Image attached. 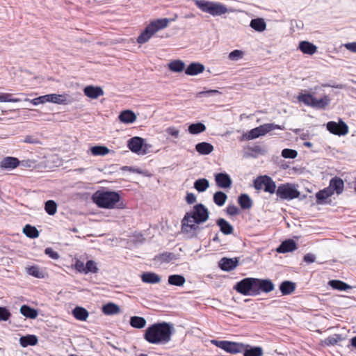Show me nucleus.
<instances>
[{
    "label": "nucleus",
    "mask_w": 356,
    "mask_h": 356,
    "mask_svg": "<svg viewBox=\"0 0 356 356\" xmlns=\"http://www.w3.org/2000/svg\"><path fill=\"white\" fill-rule=\"evenodd\" d=\"M328 284L334 289L339 291H346L348 289H350L352 288L351 286L348 285L346 282L338 280H330Z\"/></svg>",
    "instance_id": "33"
},
{
    "label": "nucleus",
    "mask_w": 356,
    "mask_h": 356,
    "mask_svg": "<svg viewBox=\"0 0 356 356\" xmlns=\"http://www.w3.org/2000/svg\"><path fill=\"white\" fill-rule=\"evenodd\" d=\"M243 56V52L241 50H234L229 54V58L232 60H238Z\"/></svg>",
    "instance_id": "53"
},
{
    "label": "nucleus",
    "mask_w": 356,
    "mask_h": 356,
    "mask_svg": "<svg viewBox=\"0 0 356 356\" xmlns=\"http://www.w3.org/2000/svg\"><path fill=\"white\" fill-rule=\"evenodd\" d=\"M90 152L94 156H105L108 154L111 150L105 146L96 145L91 147Z\"/></svg>",
    "instance_id": "40"
},
{
    "label": "nucleus",
    "mask_w": 356,
    "mask_h": 356,
    "mask_svg": "<svg viewBox=\"0 0 356 356\" xmlns=\"http://www.w3.org/2000/svg\"><path fill=\"white\" fill-rule=\"evenodd\" d=\"M24 234L29 238H35L39 236V232L35 227L31 225H26L23 228Z\"/></svg>",
    "instance_id": "37"
},
{
    "label": "nucleus",
    "mask_w": 356,
    "mask_h": 356,
    "mask_svg": "<svg viewBox=\"0 0 356 356\" xmlns=\"http://www.w3.org/2000/svg\"><path fill=\"white\" fill-rule=\"evenodd\" d=\"M297 249L296 243L293 239H288L283 241L277 248L279 253H286L296 250Z\"/></svg>",
    "instance_id": "17"
},
{
    "label": "nucleus",
    "mask_w": 356,
    "mask_h": 356,
    "mask_svg": "<svg viewBox=\"0 0 356 356\" xmlns=\"http://www.w3.org/2000/svg\"><path fill=\"white\" fill-rule=\"evenodd\" d=\"M102 312L106 315H114L120 312L118 305L113 302H108L102 307Z\"/></svg>",
    "instance_id": "30"
},
{
    "label": "nucleus",
    "mask_w": 356,
    "mask_h": 356,
    "mask_svg": "<svg viewBox=\"0 0 356 356\" xmlns=\"http://www.w3.org/2000/svg\"><path fill=\"white\" fill-rule=\"evenodd\" d=\"M298 155V153L294 149H284L282 152V156L286 159H295Z\"/></svg>",
    "instance_id": "52"
},
{
    "label": "nucleus",
    "mask_w": 356,
    "mask_h": 356,
    "mask_svg": "<svg viewBox=\"0 0 356 356\" xmlns=\"http://www.w3.org/2000/svg\"><path fill=\"white\" fill-rule=\"evenodd\" d=\"M159 261L162 262H169L175 258V255L171 252H163L157 256Z\"/></svg>",
    "instance_id": "50"
},
{
    "label": "nucleus",
    "mask_w": 356,
    "mask_h": 356,
    "mask_svg": "<svg viewBox=\"0 0 356 356\" xmlns=\"http://www.w3.org/2000/svg\"><path fill=\"white\" fill-rule=\"evenodd\" d=\"M250 26L255 31L261 32L266 29V24L263 19L257 18L251 20Z\"/></svg>",
    "instance_id": "36"
},
{
    "label": "nucleus",
    "mask_w": 356,
    "mask_h": 356,
    "mask_svg": "<svg viewBox=\"0 0 356 356\" xmlns=\"http://www.w3.org/2000/svg\"><path fill=\"white\" fill-rule=\"evenodd\" d=\"M258 282H257V295L260 294V293H269L274 290L275 286L271 280H261L257 279Z\"/></svg>",
    "instance_id": "14"
},
{
    "label": "nucleus",
    "mask_w": 356,
    "mask_h": 356,
    "mask_svg": "<svg viewBox=\"0 0 356 356\" xmlns=\"http://www.w3.org/2000/svg\"><path fill=\"white\" fill-rule=\"evenodd\" d=\"M200 223L191 213L187 212L181 220V232L183 233H189L197 228V224Z\"/></svg>",
    "instance_id": "11"
},
{
    "label": "nucleus",
    "mask_w": 356,
    "mask_h": 356,
    "mask_svg": "<svg viewBox=\"0 0 356 356\" xmlns=\"http://www.w3.org/2000/svg\"><path fill=\"white\" fill-rule=\"evenodd\" d=\"M227 213L231 216L236 215L238 213V209L234 206H229L227 208Z\"/></svg>",
    "instance_id": "61"
},
{
    "label": "nucleus",
    "mask_w": 356,
    "mask_h": 356,
    "mask_svg": "<svg viewBox=\"0 0 356 356\" xmlns=\"http://www.w3.org/2000/svg\"><path fill=\"white\" fill-rule=\"evenodd\" d=\"M94 202L101 208H123L120 195L115 191H97L92 195Z\"/></svg>",
    "instance_id": "2"
},
{
    "label": "nucleus",
    "mask_w": 356,
    "mask_h": 356,
    "mask_svg": "<svg viewBox=\"0 0 356 356\" xmlns=\"http://www.w3.org/2000/svg\"><path fill=\"white\" fill-rule=\"evenodd\" d=\"M328 188L333 191V193L335 192L337 195H340L343 191L344 182L340 177H334L330 179Z\"/></svg>",
    "instance_id": "16"
},
{
    "label": "nucleus",
    "mask_w": 356,
    "mask_h": 356,
    "mask_svg": "<svg viewBox=\"0 0 356 356\" xmlns=\"http://www.w3.org/2000/svg\"><path fill=\"white\" fill-rule=\"evenodd\" d=\"M327 129L332 134L344 136L348 133V125L342 120L339 122L330 121L327 123Z\"/></svg>",
    "instance_id": "10"
},
{
    "label": "nucleus",
    "mask_w": 356,
    "mask_h": 356,
    "mask_svg": "<svg viewBox=\"0 0 356 356\" xmlns=\"http://www.w3.org/2000/svg\"><path fill=\"white\" fill-rule=\"evenodd\" d=\"M261 127H258L251 129L250 131L244 134V137L246 140H250L259 137L260 136H264V134L261 131Z\"/></svg>",
    "instance_id": "42"
},
{
    "label": "nucleus",
    "mask_w": 356,
    "mask_h": 356,
    "mask_svg": "<svg viewBox=\"0 0 356 356\" xmlns=\"http://www.w3.org/2000/svg\"><path fill=\"white\" fill-rule=\"evenodd\" d=\"M204 66L199 63H192L185 70L187 75L195 76L202 73L204 71Z\"/></svg>",
    "instance_id": "20"
},
{
    "label": "nucleus",
    "mask_w": 356,
    "mask_h": 356,
    "mask_svg": "<svg viewBox=\"0 0 356 356\" xmlns=\"http://www.w3.org/2000/svg\"><path fill=\"white\" fill-rule=\"evenodd\" d=\"M20 161L13 156H7L2 159L0 167L5 169H15L19 165Z\"/></svg>",
    "instance_id": "18"
},
{
    "label": "nucleus",
    "mask_w": 356,
    "mask_h": 356,
    "mask_svg": "<svg viewBox=\"0 0 356 356\" xmlns=\"http://www.w3.org/2000/svg\"><path fill=\"white\" fill-rule=\"evenodd\" d=\"M185 199L186 202L189 204H193L196 202L195 195L191 193H188Z\"/></svg>",
    "instance_id": "60"
},
{
    "label": "nucleus",
    "mask_w": 356,
    "mask_h": 356,
    "mask_svg": "<svg viewBox=\"0 0 356 356\" xmlns=\"http://www.w3.org/2000/svg\"><path fill=\"white\" fill-rule=\"evenodd\" d=\"M20 165L26 168H34L36 165V161L32 159H26L20 161Z\"/></svg>",
    "instance_id": "54"
},
{
    "label": "nucleus",
    "mask_w": 356,
    "mask_h": 356,
    "mask_svg": "<svg viewBox=\"0 0 356 356\" xmlns=\"http://www.w3.org/2000/svg\"><path fill=\"white\" fill-rule=\"evenodd\" d=\"M233 232L232 226L224 220V234H230Z\"/></svg>",
    "instance_id": "59"
},
{
    "label": "nucleus",
    "mask_w": 356,
    "mask_h": 356,
    "mask_svg": "<svg viewBox=\"0 0 356 356\" xmlns=\"http://www.w3.org/2000/svg\"><path fill=\"white\" fill-rule=\"evenodd\" d=\"M136 114L131 110H125L119 115V120L121 122L130 124L136 120Z\"/></svg>",
    "instance_id": "23"
},
{
    "label": "nucleus",
    "mask_w": 356,
    "mask_h": 356,
    "mask_svg": "<svg viewBox=\"0 0 356 356\" xmlns=\"http://www.w3.org/2000/svg\"><path fill=\"white\" fill-rule=\"evenodd\" d=\"M195 149L200 154L206 155V154H210L213 151V147L210 143H208L206 142H202V143H197L195 145Z\"/></svg>",
    "instance_id": "32"
},
{
    "label": "nucleus",
    "mask_w": 356,
    "mask_h": 356,
    "mask_svg": "<svg viewBox=\"0 0 356 356\" xmlns=\"http://www.w3.org/2000/svg\"><path fill=\"white\" fill-rule=\"evenodd\" d=\"M127 146L129 149L134 153L138 154H146L145 150L142 151L143 147L144 146V139L140 137L135 136L130 138L128 140Z\"/></svg>",
    "instance_id": "12"
},
{
    "label": "nucleus",
    "mask_w": 356,
    "mask_h": 356,
    "mask_svg": "<svg viewBox=\"0 0 356 356\" xmlns=\"http://www.w3.org/2000/svg\"><path fill=\"white\" fill-rule=\"evenodd\" d=\"M277 196L283 200H291L298 198L300 195L297 186L294 184H281L275 189Z\"/></svg>",
    "instance_id": "5"
},
{
    "label": "nucleus",
    "mask_w": 356,
    "mask_h": 356,
    "mask_svg": "<svg viewBox=\"0 0 356 356\" xmlns=\"http://www.w3.org/2000/svg\"><path fill=\"white\" fill-rule=\"evenodd\" d=\"M195 6L202 12L213 16L222 14V6L205 0H195Z\"/></svg>",
    "instance_id": "8"
},
{
    "label": "nucleus",
    "mask_w": 356,
    "mask_h": 356,
    "mask_svg": "<svg viewBox=\"0 0 356 356\" xmlns=\"http://www.w3.org/2000/svg\"><path fill=\"white\" fill-rule=\"evenodd\" d=\"M24 142L26 143L30 144H40V141L38 138H35L32 136H26L24 140Z\"/></svg>",
    "instance_id": "57"
},
{
    "label": "nucleus",
    "mask_w": 356,
    "mask_h": 356,
    "mask_svg": "<svg viewBox=\"0 0 356 356\" xmlns=\"http://www.w3.org/2000/svg\"><path fill=\"white\" fill-rule=\"evenodd\" d=\"M27 273L36 278L43 277L42 273L40 270V268L36 266H32L27 268Z\"/></svg>",
    "instance_id": "46"
},
{
    "label": "nucleus",
    "mask_w": 356,
    "mask_h": 356,
    "mask_svg": "<svg viewBox=\"0 0 356 356\" xmlns=\"http://www.w3.org/2000/svg\"><path fill=\"white\" fill-rule=\"evenodd\" d=\"M209 186V183L207 179L203 178V179H199L196 180L194 183V188L198 191V192H204L205 191Z\"/></svg>",
    "instance_id": "43"
},
{
    "label": "nucleus",
    "mask_w": 356,
    "mask_h": 356,
    "mask_svg": "<svg viewBox=\"0 0 356 356\" xmlns=\"http://www.w3.org/2000/svg\"><path fill=\"white\" fill-rule=\"evenodd\" d=\"M238 264V260L236 257L229 259L224 257V271H229L234 269Z\"/></svg>",
    "instance_id": "41"
},
{
    "label": "nucleus",
    "mask_w": 356,
    "mask_h": 356,
    "mask_svg": "<svg viewBox=\"0 0 356 356\" xmlns=\"http://www.w3.org/2000/svg\"><path fill=\"white\" fill-rule=\"evenodd\" d=\"M260 127H261V131L264 134V135L273 129H282L281 126L276 125L274 124H264L263 125H261Z\"/></svg>",
    "instance_id": "49"
},
{
    "label": "nucleus",
    "mask_w": 356,
    "mask_h": 356,
    "mask_svg": "<svg viewBox=\"0 0 356 356\" xmlns=\"http://www.w3.org/2000/svg\"><path fill=\"white\" fill-rule=\"evenodd\" d=\"M245 344L241 343L232 342L224 341V351L232 354L243 353L244 350Z\"/></svg>",
    "instance_id": "15"
},
{
    "label": "nucleus",
    "mask_w": 356,
    "mask_h": 356,
    "mask_svg": "<svg viewBox=\"0 0 356 356\" xmlns=\"http://www.w3.org/2000/svg\"><path fill=\"white\" fill-rule=\"evenodd\" d=\"M20 313L25 317L31 319L36 318L38 315V312L36 309L31 308L26 305H23L20 307Z\"/></svg>",
    "instance_id": "28"
},
{
    "label": "nucleus",
    "mask_w": 356,
    "mask_h": 356,
    "mask_svg": "<svg viewBox=\"0 0 356 356\" xmlns=\"http://www.w3.org/2000/svg\"><path fill=\"white\" fill-rule=\"evenodd\" d=\"M342 340V337L341 334H335L332 336H329L326 339H324L323 343L325 346H334L338 342L341 341Z\"/></svg>",
    "instance_id": "44"
},
{
    "label": "nucleus",
    "mask_w": 356,
    "mask_h": 356,
    "mask_svg": "<svg viewBox=\"0 0 356 356\" xmlns=\"http://www.w3.org/2000/svg\"><path fill=\"white\" fill-rule=\"evenodd\" d=\"M167 132L174 136L175 138H177L179 136V131L175 127H170L167 129Z\"/></svg>",
    "instance_id": "63"
},
{
    "label": "nucleus",
    "mask_w": 356,
    "mask_h": 356,
    "mask_svg": "<svg viewBox=\"0 0 356 356\" xmlns=\"http://www.w3.org/2000/svg\"><path fill=\"white\" fill-rule=\"evenodd\" d=\"M238 203L242 209H250L252 207V201L247 194H241L238 196Z\"/></svg>",
    "instance_id": "31"
},
{
    "label": "nucleus",
    "mask_w": 356,
    "mask_h": 356,
    "mask_svg": "<svg viewBox=\"0 0 356 356\" xmlns=\"http://www.w3.org/2000/svg\"><path fill=\"white\" fill-rule=\"evenodd\" d=\"M171 19L162 18L152 21L140 34L137 38V42L144 44L147 42L159 30L166 28Z\"/></svg>",
    "instance_id": "3"
},
{
    "label": "nucleus",
    "mask_w": 356,
    "mask_h": 356,
    "mask_svg": "<svg viewBox=\"0 0 356 356\" xmlns=\"http://www.w3.org/2000/svg\"><path fill=\"white\" fill-rule=\"evenodd\" d=\"M85 264L80 260H76L74 264L75 269L79 273H85Z\"/></svg>",
    "instance_id": "58"
},
{
    "label": "nucleus",
    "mask_w": 356,
    "mask_h": 356,
    "mask_svg": "<svg viewBox=\"0 0 356 356\" xmlns=\"http://www.w3.org/2000/svg\"><path fill=\"white\" fill-rule=\"evenodd\" d=\"M257 278L247 277L237 282L234 289L243 296H257Z\"/></svg>",
    "instance_id": "6"
},
{
    "label": "nucleus",
    "mask_w": 356,
    "mask_h": 356,
    "mask_svg": "<svg viewBox=\"0 0 356 356\" xmlns=\"http://www.w3.org/2000/svg\"><path fill=\"white\" fill-rule=\"evenodd\" d=\"M254 187L256 190L263 189L265 192L273 194L275 192V182L268 176H259L254 180Z\"/></svg>",
    "instance_id": "7"
},
{
    "label": "nucleus",
    "mask_w": 356,
    "mask_h": 356,
    "mask_svg": "<svg viewBox=\"0 0 356 356\" xmlns=\"http://www.w3.org/2000/svg\"><path fill=\"white\" fill-rule=\"evenodd\" d=\"M298 48L303 54L309 55H313L317 51V47L307 41H301Z\"/></svg>",
    "instance_id": "24"
},
{
    "label": "nucleus",
    "mask_w": 356,
    "mask_h": 356,
    "mask_svg": "<svg viewBox=\"0 0 356 356\" xmlns=\"http://www.w3.org/2000/svg\"><path fill=\"white\" fill-rule=\"evenodd\" d=\"M130 325L134 328L141 329L146 325V320L143 317L132 316L130 318Z\"/></svg>",
    "instance_id": "38"
},
{
    "label": "nucleus",
    "mask_w": 356,
    "mask_h": 356,
    "mask_svg": "<svg viewBox=\"0 0 356 356\" xmlns=\"http://www.w3.org/2000/svg\"><path fill=\"white\" fill-rule=\"evenodd\" d=\"M296 289V284L291 281H284L280 286V290L282 295H289Z\"/></svg>",
    "instance_id": "27"
},
{
    "label": "nucleus",
    "mask_w": 356,
    "mask_h": 356,
    "mask_svg": "<svg viewBox=\"0 0 356 356\" xmlns=\"http://www.w3.org/2000/svg\"><path fill=\"white\" fill-rule=\"evenodd\" d=\"M185 282L184 277L180 275H172L168 277V283L171 285L181 286Z\"/></svg>",
    "instance_id": "39"
},
{
    "label": "nucleus",
    "mask_w": 356,
    "mask_h": 356,
    "mask_svg": "<svg viewBox=\"0 0 356 356\" xmlns=\"http://www.w3.org/2000/svg\"><path fill=\"white\" fill-rule=\"evenodd\" d=\"M140 277L144 283L157 284L161 282V277L154 272L143 273Z\"/></svg>",
    "instance_id": "22"
},
{
    "label": "nucleus",
    "mask_w": 356,
    "mask_h": 356,
    "mask_svg": "<svg viewBox=\"0 0 356 356\" xmlns=\"http://www.w3.org/2000/svg\"><path fill=\"white\" fill-rule=\"evenodd\" d=\"M232 184V180L229 176L224 173V188H229Z\"/></svg>",
    "instance_id": "62"
},
{
    "label": "nucleus",
    "mask_w": 356,
    "mask_h": 356,
    "mask_svg": "<svg viewBox=\"0 0 356 356\" xmlns=\"http://www.w3.org/2000/svg\"><path fill=\"white\" fill-rule=\"evenodd\" d=\"M85 95L91 98V99H97L99 97L104 95V91L101 87L99 86H86L83 90Z\"/></svg>",
    "instance_id": "19"
},
{
    "label": "nucleus",
    "mask_w": 356,
    "mask_h": 356,
    "mask_svg": "<svg viewBox=\"0 0 356 356\" xmlns=\"http://www.w3.org/2000/svg\"><path fill=\"white\" fill-rule=\"evenodd\" d=\"M44 252L46 254H47L49 257L54 259H58L59 258V254L57 252L54 251L51 248H47L45 249Z\"/></svg>",
    "instance_id": "56"
},
{
    "label": "nucleus",
    "mask_w": 356,
    "mask_h": 356,
    "mask_svg": "<svg viewBox=\"0 0 356 356\" xmlns=\"http://www.w3.org/2000/svg\"><path fill=\"white\" fill-rule=\"evenodd\" d=\"M243 356H262L263 350L261 347H251L248 344H245L244 350H243Z\"/></svg>",
    "instance_id": "26"
},
{
    "label": "nucleus",
    "mask_w": 356,
    "mask_h": 356,
    "mask_svg": "<svg viewBox=\"0 0 356 356\" xmlns=\"http://www.w3.org/2000/svg\"><path fill=\"white\" fill-rule=\"evenodd\" d=\"M98 270L96 264L92 260H88L85 266V274L88 273H95Z\"/></svg>",
    "instance_id": "47"
},
{
    "label": "nucleus",
    "mask_w": 356,
    "mask_h": 356,
    "mask_svg": "<svg viewBox=\"0 0 356 356\" xmlns=\"http://www.w3.org/2000/svg\"><path fill=\"white\" fill-rule=\"evenodd\" d=\"M72 314L76 319L82 321H86L89 316L87 309L81 307H76L72 311Z\"/></svg>",
    "instance_id": "29"
},
{
    "label": "nucleus",
    "mask_w": 356,
    "mask_h": 356,
    "mask_svg": "<svg viewBox=\"0 0 356 356\" xmlns=\"http://www.w3.org/2000/svg\"><path fill=\"white\" fill-rule=\"evenodd\" d=\"M345 47L354 53H356V42H350L345 44Z\"/></svg>",
    "instance_id": "64"
},
{
    "label": "nucleus",
    "mask_w": 356,
    "mask_h": 356,
    "mask_svg": "<svg viewBox=\"0 0 356 356\" xmlns=\"http://www.w3.org/2000/svg\"><path fill=\"white\" fill-rule=\"evenodd\" d=\"M38 342V337L33 334H27L19 338V343L24 348L29 346H35Z\"/></svg>",
    "instance_id": "25"
},
{
    "label": "nucleus",
    "mask_w": 356,
    "mask_h": 356,
    "mask_svg": "<svg viewBox=\"0 0 356 356\" xmlns=\"http://www.w3.org/2000/svg\"><path fill=\"white\" fill-rule=\"evenodd\" d=\"M213 201L218 206H222V191H218L214 194Z\"/></svg>",
    "instance_id": "55"
},
{
    "label": "nucleus",
    "mask_w": 356,
    "mask_h": 356,
    "mask_svg": "<svg viewBox=\"0 0 356 356\" xmlns=\"http://www.w3.org/2000/svg\"><path fill=\"white\" fill-rule=\"evenodd\" d=\"M44 209L49 215L53 216L57 211V204L54 200H48L45 202Z\"/></svg>",
    "instance_id": "45"
},
{
    "label": "nucleus",
    "mask_w": 356,
    "mask_h": 356,
    "mask_svg": "<svg viewBox=\"0 0 356 356\" xmlns=\"http://www.w3.org/2000/svg\"><path fill=\"white\" fill-rule=\"evenodd\" d=\"M206 126L202 122L193 123L189 125L188 131L191 134L196 135L204 132Z\"/></svg>",
    "instance_id": "35"
},
{
    "label": "nucleus",
    "mask_w": 356,
    "mask_h": 356,
    "mask_svg": "<svg viewBox=\"0 0 356 356\" xmlns=\"http://www.w3.org/2000/svg\"><path fill=\"white\" fill-rule=\"evenodd\" d=\"M298 99L307 106L318 109H325L330 103V98L327 95L318 99L311 94H300Z\"/></svg>",
    "instance_id": "4"
},
{
    "label": "nucleus",
    "mask_w": 356,
    "mask_h": 356,
    "mask_svg": "<svg viewBox=\"0 0 356 356\" xmlns=\"http://www.w3.org/2000/svg\"><path fill=\"white\" fill-rule=\"evenodd\" d=\"M32 102L35 105L45 102H52L58 104H67V100L65 95L50 94L35 98L33 99Z\"/></svg>",
    "instance_id": "9"
},
{
    "label": "nucleus",
    "mask_w": 356,
    "mask_h": 356,
    "mask_svg": "<svg viewBox=\"0 0 356 356\" xmlns=\"http://www.w3.org/2000/svg\"><path fill=\"white\" fill-rule=\"evenodd\" d=\"M185 67V63L181 60H174L168 64V69L173 72H181Z\"/></svg>",
    "instance_id": "34"
},
{
    "label": "nucleus",
    "mask_w": 356,
    "mask_h": 356,
    "mask_svg": "<svg viewBox=\"0 0 356 356\" xmlns=\"http://www.w3.org/2000/svg\"><path fill=\"white\" fill-rule=\"evenodd\" d=\"M11 316L9 309L5 307H0V321H6Z\"/></svg>",
    "instance_id": "51"
},
{
    "label": "nucleus",
    "mask_w": 356,
    "mask_h": 356,
    "mask_svg": "<svg viewBox=\"0 0 356 356\" xmlns=\"http://www.w3.org/2000/svg\"><path fill=\"white\" fill-rule=\"evenodd\" d=\"M173 327L167 322L155 323L145 331L144 339L152 344H166L171 341Z\"/></svg>",
    "instance_id": "1"
},
{
    "label": "nucleus",
    "mask_w": 356,
    "mask_h": 356,
    "mask_svg": "<svg viewBox=\"0 0 356 356\" xmlns=\"http://www.w3.org/2000/svg\"><path fill=\"white\" fill-rule=\"evenodd\" d=\"M333 195V191L330 188H325L316 193V204H323L325 200Z\"/></svg>",
    "instance_id": "21"
},
{
    "label": "nucleus",
    "mask_w": 356,
    "mask_h": 356,
    "mask_svg": "<svg viewBox=\"0 0 356 356\" xmlns=\"http://www.w3.org/2000/svg\"><path fill=\"white\" fill-rule=\"evenodd\" d=\"M188 213L194 216L200 222H205L208 218L207 209L202 204H196L193 207V210Z\"/></svg>",
    "instance_id": "13"
},
{
    "label": "nucleus",
    "mask_w": 356,
    "mask_h": 356,
    "mask_svg": "<svg viewBox=\"0 0 356 356\" xmlns=\"http://www.w3.org/2000/svg\"><path fill=\"white\" fill-rule=\"evenodd\" d=\"M1 102H19V99L13 98V95L10 93H1L0 94Z\"/></svg>",
    "instance_id": "48"
}]
</instances>
